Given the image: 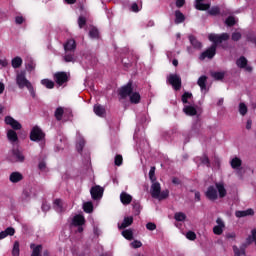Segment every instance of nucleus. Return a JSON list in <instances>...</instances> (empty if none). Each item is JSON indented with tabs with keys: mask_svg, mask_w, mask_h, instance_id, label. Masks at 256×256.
<instances>
[{
	"mask_svg": "<svg viewBox=\"0 0 256 256\" xmlns=\"http://www.w3.org/2000/svg\"><path fill=\"white\" fill-rule=\"evenodd\" d=\"M49 209H50V207L48 206L47 203H43V204H42V210H43V211H49Z\"/></svg>",
	"mask_w": 256,
	"mask_h": 256,
	"instance_id": "338daca9",
	"label": "nucleus"
},
{
	"mask_svg": "<svg viewBox=\"0 0 256 256\" xmlns=\"http://www.w3.org/2000/svg\"><path fill=\"white\" fill-rule=\"evenodd\" d=\"M229 37L230 36L228 33L210 34L208 39L214 44L200 55V60L204 61V59L207 58L213 59V57H215V53H217V45L223 43L224 41H229Z\"/></svg>",
	"mask_w": 256,
	"mask_h": 256,
	"instance_id": "f257e3e1",
	"label": "nucleus"
},
{
	"mask_svg": "<svg viewBox=\"0 0 256 256\" xmlns=\"http://www.w3.org/2000/svg\"><path fill=\"white\" fill-rule=\"evenodd\" d=\"M239 39H241V33L240 32L232 33V41H239Z\"/></svg>",
	"mask_w": 256,
	"mask_h": 256,
	"instance_id": "6e6d98bb",
	"label": "nucleus"
},
{
	"mask_svg": "<svg viewBox=\"0 0 256 256\" xmlns=\"http://www.w3.org/2000/svg\"><path fill=\"white\" fill-rule=\"evenodd\" d=\"M72 225H74V227L85 225V217H83L81 215L74 216V218L72 220Z\"/></svg>",
	"mask_w": 256,
	"mask_h": 256,
	"instance_id": "4be33fe9",
	"label": "nucleus"
},
{
	"mask_svg": "<svg viewBox=\"0 0 256 256\" xmlns=\"http://www.w3.org/2000/svg\"><path fill=\"white\" fill-rule=\"evenodd\" d=\"M40 171H45L47 164H45V162H40L38 165Z\"/></svg>",
	"mask_w": 256,
	"mask_h": 256,
	"instance_id": "680f3d73",
	"label": "nucleus"
},
{
	"mask_svg": "<svg viewBox=\"0 0 256 256\" xmlns=\"http://www.w3.org/2000/svg\"><path fill=\"white\" fill-rule=\"evenodd\" d=\"M149 179L151 183H157V177H155V166H152L149 171Z\"/></svg>",
	"mask_w": 256,
	"mask_h": 256,
	"instance_id": "e433bc0d",
	"label": "nucleus"
},
{
	"mask_svg": "<svg viewBox=\"0 0 256 256\" xmlns=\"http://www.w3.org/2000/svg\"><path fill=\"white\" fill-rule=\"evenodd\" d=\"M189 41L191 45L194 47V49H201L203 47L201 42H199V40H197V38L193 35L189 36Z\"/></svg>",
	"mask_w": 256,
	"mask_h": 256,
	"instance_id": "a878e982",
	"label": "nucleus"
},
{
	"mask_svg": "<svg viewBox=\"0 0 256 256\" xmlns=\"http://www.w3.org/2000/svg\"><path fill=\"white\" fill-rule=\"evenodd\" d=\"M230 165H231L232 169L236 170V175H237L238 179H243V177L245 175V170H243V168L241 167V165H243V161L241 160V158L234 157L230 161Z\"/></svg>",
	"mask_w": 256,
	"mask_h": 256,
	"instance_id": "423d86ee",
	"label": "nucleus"
},
{
	"mask_svg": "<svg viewBox=\"0 0 256 256\" xmlns=\"http://www.w3.org/2000/svg\"><path fill=\"white\" fill-rule=\"evenodd\" d=\"M94 113L98 115V117H103L105 115V108L101 105H95Z\"/></svg>",
	"mask_w": 256,
	"mask_h": 256,
	"instance_id": "cd10ccee",
	"label": "nucleus"
},
{
	"mask_svg": "<svg viewBox=\"0 0 256 256\" xmlns=\"http://www.w3.org/2000/svg\"><path fill=\"white\" fill-rule=\"evenodd\" d=\"M44 138L45 133H43V130H41V128L38 126H35L30 133L31 141H42Z\"/></svg>",
	"mask_w": 256,
	"mask_h": 256,
	"instance_id": "6e6552de",
	"label": "nucleus"
},
{
	"mask_svg": "<svg viewBox=\"0 0 256 256\" xmlns=\"http://www.w3.org/2000/svg\"><path fill=\"white\" fill-rule=\"evenodd\" d=\"M150 193L151 197L158 199V201H163L169 197V190L161 191V184L159 182H152Z\"/></svg>",
	"mask_w": 256,
	"mask_h": 256,
	"instance_id": "20e7f679",
	"label": "nucleus"
},
{
	"mask_svg": "<svg viewBox=\"0 0 256 256\" xmlns=\"http://www.w3.org/2000/svg\"><path fill=\"white\" fill-rule=\"evenodd\" d=\"M63 113H65V111L63 110V107H58L55 111V117L57 119V121H61V119H63Z\"/></svg>",
	"mask_w": 256,
	"mask_h": 256,
	"instance_id": "f704fd0d",
	"label": "nucleus"
},
{
	"mask_svg": "<svg viewBox=\"0 0 256 256\" xmlns=\"http://www.w3.org/2000/svg\"><path fill=\"white\" fill-rule=\"evenodd\" d=\"M16 84L18 85L19 89H28L30 91L32 97H35V90L33 89V85L29 80H27V77H25V73L21 72L18 73L16 76Z\"/></svg>",
	"mask_w": 256,
	"mask_h": 256,
	"instance_id": "39448f33",
	"label": "nucleus"
},
{
	"mask_svg": "<svg viewBox=\"0 0 256 256\" xmlns=\"http://www.w3.org/2000/svg\"><path fill=\"white\" fill-rule=\"evenodd\" d=\"M247 242H248L249 244H251V243L254 242L255 245H256V229H253V230L251 231V236L248 237Z\"/></svg>",
	"mask_w": 256,
	"mask_h": 256,
	"instance_id": "79ce46f5",
	"label": "nucleus"
},
{
	"mask_svg": "<svg viewBox=\"0 0 256 256\" xmlns=\"http://www.w3.org/2000/svg\"><path fill=\"white\" fill-rule=\"evenodd\" d=\"M251 125H253V122L251 120H247L246 129H251Z\"/></svg>",
	"mask_w": 256,
	"mask_h": 256,
	"instance_id": "774afa93",
	"label": "nucleus"
},
{
	"mask_svg": "<svg viewBox=\"0 0 256 256\" xmlns=\"http://www.w3.org/2000/svg\"><path fill=\"white\" fill-rule=\"evenodd\" d=\"M15 235V228L8 227L4 231L0 232V239H5V237H13Z\"/></svg>",
	"mask_w": 256,
	"mask_h": 256,
	"instance_id": "aec40b11",
	"label": "nucleus"
},
{
	"mask_svg": "<svg viewBox=\"0 0 256 256\" xmlns=\"http://www.w3.org/2000/svg\"><path fill=\"white\" fill-rule=\"evenodd\" d=\"M122 235L128 240L133 241V230L126 229L122 231Z\"/></svg>",
	"mask_w": 256,
	"mask_h": 256,
	"instance_id": "473e14b6",
	"label": "nucleus"
},
{
	"mask_svg": "<svg viewBox=\"0 0 256 256\" xmlns=\"http://www.w3.org/2000/svg\"><path fill=\"white\" fill-rule=\"evenodd\" d=\"M130 225H133V216L125 217L123 222L118 224V229H127Z\"/></svg>",
	"mask_w": 256,
	"mask_h": 256,
	"instance_id": "dca6fc26",
	"label": "nucleus"
},
{
	"mask_svg": "<svg viewBox=\"0 0 256 256\" xmlns=\"http://www.w3.org/2000/svg\"><path fill=\"white\" fill-rule=\"evenodd\" d=\"M172 183L174 185H181V180L179 178H177V177H173L172 178Z\"/></svg>",
	"mask_w": 256,
	"mask_h": 256,
	"instance_id": "052dcab7",
	"label": "nucleus"
},
{
	"mask_svg": "<svg viewBox=\"0 0 256 256\" xmlns=\"http://www.w3.org/2000/svg\"><path fill=\"white\" fill-rule=\"evenodd\" d=\"M54 81L57 83V85H64V83L69 81V74L66 72H57L54 74Z\"/></svg>",
	"mask_w": 256,
	"mask_h": 256,
	"instance_id": "9d476101",
	"label": "nucleus"
},
{
	"mask_svg": "<svg viewBox=\"0 0 256 256\" xmlns=\"http://www.w3.org/2000/svg\"><path fill=\"white\" fill-rule=\"evenodd\" d=\"M75 49H77V44H76L75 40H73V39L68 40L64 44V50L66 51V53L69 51H75Z\"/></svg>",
	"mask_w": 256,
	"mask_h": 256,
	"instance_id": "a211bd4d",
	"label": "nucleus"
},
{
	"mask_svg": "<svg viewBox=\"0 0 256 256\" xmlns=\"http://www.w3.org/2000/svg\"><path fill=\"white\" fill-rule=\"evenodd\" d=\"M13 256H19V241H15L12 249Z\"/></svg>",
	"mask_w": 256,
	"mask_h": 256,
	"instance_id": "37998d69",
	"label": "nucleus"
},
{
	"mask_svg": "<svg viewBox=\"0 0 256 256\" xmlns=\"http://www.w3.org/2000/svg\"><path fill=\"white\" fill-rule=\"evenodd\" d=\"M225 23H226V25H228V27H233V25H235V17L229 16L226 19Z\"/></svg>",
	"mask_w": 256,
	"mask_h": 256,
	"instance_id": "8fccbe9b",
	"label": "nucleus"
},
{
	"mask_svg": "<svg viewBox=\"0 0 256 256\" xmlns=\"http://www.w3.org/2000/svg\"><path fill=\"white\" fill-rule=\"evenodd\" d=\"M64 61L66 63H74L75 62V56L73 54H65L64 55Z\"/></svg>",
	"mask_w": 256,
	"mask_h": 256,
	"instance_id": "c03bdc74",
	"label": "nucleus"
},
{
	"mask_svg": "<svg viewBox=\"0 0 256 256\" xmlns=\"http://www.w3.org/2000/svg\"><path fill=\"white\" fill-rule=\"evenodd\" d=\"M83 209H84L85 213H91L93 211V203H91V202L84 203Z\"/></svg>",
	"mask_w": 256,
	"mask_h": 256,
	"instance_id": "ea45409f",
	"label": "nucleus"
},
{
	"mask_svg": "<svg viewBox=\"0 0 256 256\" xmlns=\"http://www.w3.org/2000/svg\"><path fill=\"white\" fill-rule=\"evenodd\" d=\"M27 69H28V71H33V69H35V64L33 62L29 63L27 65Z\"/></svg>",
	"mask_w": 256,
	"mask_h": 256,
	"instance_id": "69168bd1",
	"label": "nucleus"
},
{
	"mask_svg": "<svg viewBox=\"0 0 256 256\" xmlns=\"http://www.w3.org/2000/svg\"><path fill=\"white\" fill-rule=\"evenodd\" d=\"M195 7L198 11H207L211 7V3L205 4V0H195Z\"/></svg>",
	"mask_w": 256,
	"mask_h": 256,
	"instance_id": "2eb2a0df",
	"label": "nucleus"
},
{
	"mask_svg": "<svg viewBox=\"0 0 256 256\" xmlns=\"http://www.w3.org/2000/svg\"><path fill=\"white\" fill-rule=\"evenodd\" d=\"M114 163L117 167H121V165H123V156L121 155H116Z\"/></svg>",
	"mask_w": 256,
	"mask_h": 256,
	"instance_id": "49530a36",
	"label": "nucleus"
},
{
	"mask_svg": "<svg viewBox=\"0 0 256 256\" xmlns=\"http://www.w3.org/2000/svg\"><path fill=\"white\" fill-rule=\"evenodd\" d=\"M130 245L133 247V249H139V247H143V243L138 240H134L132 243H130Z\"/></svg>",
	"mask_w": 256,
	"mask_h": 256,
	"instance_id": "603ef678",
	"label": "nucleus"
},
{
	"mask_svg": "<svg viewBox=\"0 0 256 256\" xmlns=\"http://www.w3.org/2000/svg\"><path fill=\"white\" fill-rule=\"evenodd\" d=\"M87 23V18L80 16L78 18V25L80 27V29H83V27H85V24Z\"/></svg>",
	"mask_w": 256,
	"mask_h": 256,
	"instance_id": "de8ad7c7",
	"label": "nucleus"
},
{
	"mask_svg": "<svg viewBox=\"0 0 256 256\" xmlns=\"http://www.w3.org/2000/svg\"><path fill=\"white\" fill-rule=\"evenodd\" d=\"M205 196L209 201H217V199H223L227 197V189L225 188V182H216L215 186H209L205 192Z\"/></svg>",
	"mask_w": 256,
	"mask_h": 256,
	"instance_id": "f03ea898",
	"label": "nucleus"
},
{
	"mask_svg": "<svg viewBox=\"0 0 256 256\" xmlns=\"http://www.w3.org/2000/svg\"><path fill=\"white\" fill-rule=\"evenodd\" d=\"M201 163H203V165H207V167H209V165H210L209 157H207V155H204V156L201 158Z\"/></svg>",
	"mask_w": 256,
	"mask_h": 256,
	"instance_id": "4d7b16f0",
	"label": "nucleus"
},
{
	"mask_svg": "<svg viewBox=\"0 0 256 256\" xmlns=\"http://www.w3.org/2000/svg\"><path fill=\"white\" fill-rule=\"evenodd\" d=\"M5 123L6 125H11L12 129H15L16 131L21 129V123H19L17 120H14L11 116H7L5 118Z\"/></svg>",
	"mask_w": 256,
	"mask_h": 256,
	"instance_id": "4468645a",
	"label": "nucleus"
},
{
	"mask_svg": "<svg viewBox=\"0 0 256 256\" xmlns=\"http://www.w3.org/2000/svg\"><path fill=\"white\" fill-rule=\"evenodd\" d=\"M186 237L190 241H195L197 239V234H195V232H193V231H189V232H187Z\"/></svg>",
	"mask_w": 256,
	"mask_h": 256,
	"instance_id": "3c124183",
	"label": "nucleus"
},
{
	"mask_svg": "<svg viewBox=\"0 0 256 256\" xmlns=\"http://www.w3.org/2000/svg\"><path fill=\"white\" fill-rule=\"evenodd\" d=\"M233 251L235 253V256H239V255H245V250H239V248H237V246L233 247Z\"/></svg>",
	"mask_w": 256,
	"mask_h": 256,
	"instance_id": "864d4df0",
	"label": "nucleus"
},
{
	"mask_svg": "<svg viewBox=\"0 0 256 256\" xmlns=\"http://www.w3.org/2000/svg\"><path fill=\"white\" fill-rule=\"evenodd\" d=\"M167 81L172 85L175 91H179V89H181V76H179V74H170L167 77Z\"/></svg>",
	"mask_w": 256,
	"mask_h": 256,
	"instance_id": "0eeeda50",
	"label": "nucleus"
},
{
	"mask_svg": "<svg viewBox=\"0 0 256 256\" xmlns=\"http://www.w3.org/2000/svg\"><path fill=\"white\" fill-rule=\"evenodd\" d=\"M247 63V58H245L244 56L236 60V65L237 67H239V69H245V71L251 73V71H253V67L247 65Z\"/></svg>",
	"mask_w": 256,
	"mask_h": 256,
	"instance_id": "9b49d317",
	"label": "nucleus"
},
{
	"mask_svg": "<svg viewBox=\"0 0 256 256\" xmlns=\"http://www.w3.org/2000/svg\"><path fill=\"white\" fill-rule=\"evenodd\" d=\"M247 111H248L247 105L245 103L241 102L239 104V113H240V115H242L244 117V115H247Z\"/></svg>",
	"mask_w": 256,
	"mask_h": 256,
	"instance_id": "4c0bfd02",
	"label": "nucleus"
},
{
	"mask_svg": "<svg viewBox=\"0 0 256 256\" xmlns=\"http://www.w3.org/2000/svg\"><path fill=\"white\" fill-rule=\"evenodd\" d=\"M185 5V0H176V7H183Z\"/></svg>",
	"mask_w": 256,
	"mask_h": 256,
	"instance_id": "e2e57ef3",
	"label": "nucleus"
},
{
	"mask_svg": "<svg viewBox=\"0 0 256 256\" xmlns=\"http://www.w3.org/2000/svg\"><path fill=\"white\" fill-rule=\"evenodd\" d=\"M89 36L92 39H98L99 38V30L97 28H91V30L89 32Z\"/></svg>",
	"mask_w": 256,
	"mask_h": 256,
	"instance_id": "a19ab883",
	"label": "nucleus"
},
{
	"mask_svg": "<svg viewBox=\"0 0 256 256\" xmlns=\"http://www.w3.org/2000/svg\"><path fill=\"white\" fill-rule=\"evenodd\" d=\"M30 249H32L31 256H41V252L43 251V246L31 244Z\"/></svg>",
	"mask_w": 256,
	"mask_h": 256,
	"instance_id": "5701e85b",
	"label": "nucleus"
},
{
	"mask_svg": "<svg viewBox=\"0 0 256 256\" xmlns=\"http://www.w3.org/2000/svg\"><path fill=\"white\" fill-rule=\"evenodd\" d=\"M119 95L122 99L129 97L130 102L135 105L141 101V94H139V92H133V83L131 82H128L127 85L120 88Z\"/></svg>",
	"mask_w": 256,
	"mask_h": 256,
	"instance_id": "7ed1b4c3",
	"label": "nucleus"
},
{
	"mask_svg": "<svg viewBox=\"0 0 256 256\" xmlns=\"http://www.w3.org/2000/svg\"><path fill=\"white\" fill-rule=\"evenodd\" d=\"M211 77H213L216 81H221L225 77V72H212Z\"/></svg>",
	"mask_w": 256,
	"mask_h": 256,
	"instance_id": "72a5a7b5",
	"label": "nucleus"
},
{
	"mask_svg": "<svg viewBox=\"0 0 256 256\" xmlns=\"http://www.w3.org/2000/svg\"><path fill=\"white\" fill-rule=\"evenodd\" d=\"M174 219H176L177 221H185V219H187V215H185V213L183 212H178L175 213Z\"/></svg>",
	"mask_w": 256,
	"mask_h": 256,
	"instance_id": "58836bf2",
	"label": "nucleus"
},
{
	"mask_svg": "<svg viewBox=\"0 0 256 256\" xmlns=\"http://www.w3.org/2000/svg\"><path fill=\"white\" fill-rule=\"evenodd\" d=\"M54 209L57 211V213H63V211H65L63 201L61 199L54 200Z\"/></svg>",
	"mask_w": 256,
	"mask_h": 256,
	"instance_id": "393cba45",
	"label": "nucleus"
},
{
	"mask_svg": "<svg viewBox=\"0 0 256 256\" xmlns=\"http://www.w3.org/2000/svg\"><path fill=\"white\" fill-rule=\"evenodd\" d=\"M15 21L17 25H21L23 24V21H25V19L22 16H18L16 17Z\"/></svg>",
	"mask_w": 256,
	"mask_h": 256,
	"instance_id": "bf43d9fd",
	"label": "nucleus"
},
{
	"mask_svg": "<svg viewBox=\"0 0 256 256\" xmlns=\"http://www.w3.org/2000/svg\"><path fill=\"white\" fill-rule=\"evenodd\" d=\"M41 84L44 85L46 89H53V87H55V82L49 79L41 80Z\"/></svg>",
	"mask_w": 256,
	"mask_h": 256,
	"instance_id": "2f4dec72",
	"label": "nucleus"
},
{
	"mask_svg": "<svg viewBox=\"0 0 256 256\" xmlns=\"http://www.w3.org/2000/svg\"><path fill=\"white\" fill-rule=\"evenodd\" d=\"M249 215L253 216L255 215V211L251 208L247 209V210H243V211H236L235 212V216L238 218L241 217H249Z\"/></svg>",
	"mask_w": 256,
	"mask_h": 256,
	"instance_id": "f3484780",
	"label": "nucleus"
},
{
	"mask_svg": "<svg viewBox=\"0 0 256 256\" xmlns=\"http://www.w3.org/2000/svg\"><path fill=\"white\" fill-rule=\"evenodd\" d=\"M131 10L134 11V13H139V5H137V3H133Z\"/></svg>",
	"mask_w": 256,
	"mask_h": 256,
	"instance_id": "13d9d810",
	"label": "nucleus"
},
{
	"mask_svg": "<svg viewBox=\"0 0 256 256\" xmlns=\"http://www.w3.org/2000/svg\"><path fill=\"white\" fill-rule=\"evenodd\" d=\"M92 199H101L103 197V188L101 186H94L90 190Z\"/></svg>",
	"mask_w": 256,
	"mask_h": 256,
	"instance_id": "ddd939ff",
	"label": "nucleus"
},
{
	"mask_svg": "<svg viewBox=\"0 0 256 256\" xmlns=\"http://www.w3.org/2000/svg\"><path fill=\"white\" fill-rule=\"evenodd\" d=\"M7 138L11 141V143H15L17 141V132L15 130H8Z\"/></svg>",
	"mask_w": 256,
	"mask_h": 256,
	"instance_id": "7c9ffc66",
	"label": "nucleus"
},
{
	"mask_svg": "<svg viewBox=\"0 0 256 256\" xmlns=\"http://www.w3.org/2000/svg\"><path fill=\"white\" fill-rule=\"evenodd\" d=\"M183 111L186 115H189L190 117H194V115H197V108H195V106L186 105L184 106Z\"/></svg>",
	"mask_w": 256,
	"mask_h": 256,
	"instance_id": "b1692460",
	"label": "nucleus"
},
{
	"mask_svg": "<svg viewBox=\"0 0 256 256\" xmlns=\"http://www.w3.org/2000/svg\"><path fill=\"white\" fill-rule=\"evenodd\" d=\"M10 161L12 163H23L25 161V155L19 149L12 150V155L10 156Z\"/></svg>",
	"mask_w": 256,
	"mask_h": 256,
	"instance_id": "1a4fd4ad",
	"label": "nucleus"
},
{
	"mask_svg": "<svg viewBox=\"0 0 256 256\" xmlns=\"http://www.w3.org/2000/svg\"><path fill=\"white\" fill-rule=\"evenodd\" d=\"M236 235L235 232L227 233L226 239H235Z\"/></svg>",
	"mask_w": 256,
	"mask_h": 256,
	"instance_id": "0e129e2a",
	"label": "nucleus"
},
{
	"mask_svg": "<svg viewBox=\"0 0 256 256\" xmlns=\"http://www.w3.org/2000/svg\"><path fill=\"white\" fill-rule=\"evenodd\" d=\"M209 15H219L221 13V9L219 6H214L208 11Z\"/></svg>",
	"mask_w": 256,
	"mask_h": 256,
	"instance_id": "a18cd8bd",
	"label": "nucleus"
},
{
	"mask_svg": "<svg viewBox=\"0 0 256 256\" xmlns=\"http://www.w3.org/2000/svg\"><path fill=\"white\" fill-rule=\"evenodd\" d=\"M83 147H85V139L79 138L77 144H76V149L78 153H81L83 151Z\"/></svg>",
	"mask_w": 256,
	"mask_h": 256,
	"instance_id": "c9c22d12",
	"label": "nucleus"
},
{
	"mask_svg": "<svg viewBox=\"0 0 256 256\" xmlns=\"http://www.w3.org/2000/svg\"><path fill=\"white\" fill-rule=\"evenodd\" d=\"M9 180L11 183H19V181H23V174L20 172H12L10 174Z\"/></svg>",
	"mask_w": 256,
	"mask_h": 256,
	"instance_id": "6ab92c4d",
	"label": "nucleus"
},
{
	"mask_svg": "<svg viewBox=\"0 0 256 256\" xmlns=\"http://www.w3.org/2000/svg\"><path fill=\"white\" fill-rule=\"evenodd\" d=\"M183 21H185V15H183L181 13V11L176 10L175 11V23L179 24V23H183Z\"/></svg>",
	"mask_w": 256,
	"mask_h": 256,
	"instance_id": "c756f323",
	"label": "nucleus"
},
{
	"mask_svg": "<svg viewBox=\"0 0 256 256\" xmlns=\"http://www.w3.org/2000/svg\"><path fill=\"white\" fill-rule=\"evenodd\" d=\"M146 229H148V231H155V229H157V225L153 222H149L146 224Z\"/></svg>",
	"mask_w": 256,
	"mask_h": 256,
	"instance_id": "5fc2aeb1",
	"label": "nucleus"
},
{
	"mask_svg": "<svg viewBox=\"0 0 256 256\" xmlns=\"http://www.w3.org/2000/svg\"><path fill=\"white\" fill-rule=\"evenodd\" d=\"M120 200H121V203H123V205H129L131 201H133V197L127 194V192H122L120 194Z\"/></svg>",
	"mask_w": 256,
	"mask_h": 256,
	"instance_id": "412c9836",
	"label": "nucleus"
},
{
	"mask_svg": "<svg viewBox=\"0 0 256 256\" xmlns=\"http://www.w3.org/2000/svg\"><path fill=\"white\" fill-rule=\"evenodd\" d=\"M191 97H193V94H192V93L185 92V93L182 95V103H188V99H191Z\"/></svg>",
	"mask_w": 256,
	"mask_h": 256,
	"instance_id": "09e8293b",
	"label": "nucleus"
},
{
	"mask_svg": "<svg viewBox=\"0 0 256 256\" xmlns=\"http://www.w3.org/2000/svg\"><path fill=\"white\" fill-rule=\"evenodd\" d=\"M217 225L213 228L214 235H223V231L225 229V222L221 218H217Z\"/></svg>",
	"mask_w": 256,
	"mask_h": 256,
	"instance_id": "f8f14e48",
	"label": "nucleus"
},
{
	"mask_svg": "<svg viewBox=\"0 0 256 256\" xmlns=\"http://www.w3.org/2000/svg\"><path fill=\"white\" fill-rule=\"evenodd\" d=\"M197 85H199L201 91H205L207 89V76H201L197 81Z\"/></svg>",
	"mask_w": 256,
	"mask_h": 256,
	"instance_id": "bb28decb",
	"label": "nucleus"
},
{
	"mask_svg": "<svg viewBox=\"0 0 256 256\" xmlns=\"http://www.w3.org/2000/svg\"><path fill=\"white\" fill-rule=\"evenodd\" d=\"M21 65H23V59H21V57L17 56L14 59H12V67L14 69H19Z\"/></svg>",
	"mask_w": 256,
	"mask_h": 256,
	"instance_id": "c85d7f7f",
	"label": "nucleus"
}]
</instances>
